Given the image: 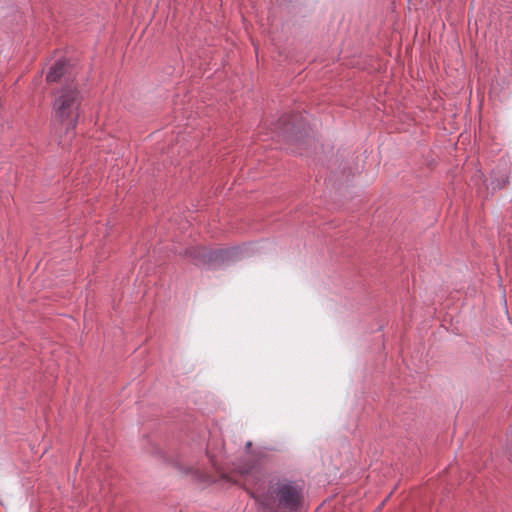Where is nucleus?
Returning <instances> with one entry per match:
<instances>
[{"instance_id": "obj_1", "label": "nucleus", "mask_w": 512, "mask_h": 512, "mask_svg": "<svg viewBox=\"0 0 512 512\" xmlns=\"http://www.w3.org/2000/svg\"><path fill=\"white\" fill-rule=\"evenodd\" d=\"M252 496L269 512H297L302 506L301 490L288 481L271 483L267 492L256 488Z\"/></svg>"}, {"instance_id": "obj_5", "label": "nucleus", "mask_w": 512, "mask_h": 512, "mask_svg": "<svg viewBox=\"0 0 512 512\" xmlns=\"http://www.w3.org/2000/svg\"><path fill=\"white\" fill-rule=\"evenodd\" d=\"M69 65L62 60L57 61L49 70L46 76L48 82H56L68 74Z\"/></svg>"}, {"instance_id": "obj_2", "label": "nucleus", "mask_w": 512, "mask_h": 512, "mask_svg": "<svg viewBox=\"0 0 512 512\" xmlns=\"http://www.w3.org/2000/svg\"><path fill=\"white\" fill-rule=\"evenodd\" d=\"M84 95L74 81L62 85L54 93L52 112L54 120L73 130L80 117V108Z\"/></svg>"}, {"instance_id": "obj_4", "label": "nucleus", "mask_w": 512, "mask_h": 512, "mask_svg": "<svg viewBox=\"0 0 512 512\" xmlns=\"http://www.w3.org/2000/svg\"><path fill=\"white\" fill-rule=\"evenodd\" d=\"M225 253L224 250H211L205 247H192L186 251L187 256L203 264H211L222 260Z\"/></svg>"}, {"instance_id": "obj_6", "label": "nucleus", "mask_w": 512, "mask_h": 512, "mask_svg": "<svg viewBox=\"0 0 512 512\" xmlns=\"http://www.w3.org/2000/svg\"><path fill=\"white\" fill-rule=\"evenodd\" d=\"M239 473L245 477V485L250 482L259 479L260 472L259 470L252 464H245L239 467Z\"/></svg>"}, {"instance_id": "obj_7", "label": "nucleus", "mask_w": 512, "mask_h": 512, "mask_svg": "<svg viewBox=\"0 0 512 512\" xmlns=\"http://www.w3.org/2000/svg\"><path fill=\"white\" fill-rule=\"evenodd\" d=\"M334 182L338 183L339 185H343L345 182L348 181L349 173L347 172V166H343L340 175H334Z\"/></svg>"}, {"instance_id": "obj_3", "label": "nucleus", "mask_w": 512, "mask_h": 512, "mask_svg": "<svg viewBox=\"0 0 512 512\" xmlns=\"http://www.w3.org/2000/svg\"><path fill=\"white\" fill-rule=\"evenodd\" d=\"M272 139L288 144L292 152L302 154L311 142L305 119L298 115H285L271 128Z\"/></svg>"}]
</instances>
